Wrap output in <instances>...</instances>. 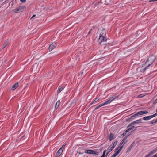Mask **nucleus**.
<instances>
[{
	"instance_id": "obj_22",
	"label": "nucleus",
	"mask_w": 157,
	"mask_h": 157,
	"mask_svg": "<svg viewBox=\"0 0 157 157\" xmlns=\"http://www.w3.org/2000/svg\"><path fill=\"white\" fill-rule=\"evenodd\" d=\"M150 66V64H148V66H147L146 67H145L144 69H143V70H141V72H144V71H145V70L148 67H149Z\"/></svg>"
},
{
	"instance_id": "obj_12",
	"label": "nucleus",
	"mask_w": 157,
	"mask_h": 157,
	"mask_svg": "<svg viewBox=\"0 0 157 157\" xmlns=\"http://www.w3.org/2000/svg\"><path fill=\"white\" fill-rule=\"evenodd\" d=\"M19 86L18 82H17L13 85L12 86V89L13 90L16 89Z\"/></svg>"
},
{
	"instance_id": "obj_40",
	"label": "nucleus",
	"mask_w": 157,
	"mask_h": 157,
	"mask_svg": "<svg viewBox=\"0 0 157 157\" xmlns=\"http://www.w3.org/2000/svg\"><path fill=\"white\" fill-rule=\"evenodd\" d=\"M152 157H157V153L154 155V156H152Z\"/></svg>"
},
{
	"instance_id": "obj_44",
	"label": "nucleus",
	"mask_w": 157,
	"mask_h": 157,
	"mask_svg": "<svg viewBox=\"0 0 157 157\" xmlns=\"http://www.w3.org/2000/svg\"><path fill=\"white\" fill-rule=\"evenodd\" d=\"M154 115L155 117L157 116V113H155Z\"/></svg>"
},
{
	"instance_id": "obj_36",
	"label": "nucleus",
	"mask_w": 157,
	"mask_h": 157,
	"mask_svg": "<svg viewBox=\"0 0 157 157\" xmlns=\"http://www.w3.org/2000/svg\"><path fill=\"white\" fill-rule=\"evenodd\" d=\"M150 116V117H151V119L155 117L154 114L151 115V116Z\"/></svg>"
},
{
	"instance_id": "obj_45",
	"label": "nucleus",
	"mask_w": 157,
	"mask_h": 157,
	"mask_svg": "<svg viewBox=\"0 0 157 157\" xmlns=\"http://www.w3.org/2000/svg\"><path fill=\"white\" fill-rule=\"evenodd\" d=\"M91 30H92L91 29H90V31L88 32V34H89L90 33V32H91Z\"/></svg>"
},
{
	"instance_id": "obj_21",
	"label": "nucleus",
	"mask_w": 157,
	"mask_h": 157,
	"mask_svg": "<svg viewBox=\"0 0 157 157\" xmlns=\"http://www.w3.org/2000/svg\"><path fill=\"white\" fill-rule=\"evenodd\" d=\"M157 122V120L156 119V120H153L150 123V124H152L154 123H156Z\"/></svg>"
},
{
	"instance_id": "obj_20",
	"label": "nucleus",
	"mask_w": 157,
	"mask_h": 157,
	"mask_svg": "<svg viewBox=\"0 0 157 157\" xmlns=\"http://www.w3.org/2000/svg\"><path fill=\"white\" fill-rule=\"evenodd\" d=\"M13 10L14 12L15 13H17L21 12H22L23 11L22 10H21V9H17L16 10Z\"/></svg>"
},
{
	"instance_id": "obj_18",
	"label": "nucleus",
	"mask_w": 157,
	"mask_h": 157,
	"mask_svg": "<svg viewBox=\"0 0 157 157\" xmlns=\"http://www.w3.org/2000/svg\"><path fill=\"white\" fill-rule=\"evenodd\" d=\"M157 151V150L154 149L152 151H151L148 153L150 155H152L153 154L155 153Z\"/></svg>"
},
{
	"instance_id": "obj_23",
	"label": "nucleus",
	"mask_w": 157,
	"mask_h": 157,
	"mask_svg": "<svg viewBox=\"0 0 157 157\" xmlns=\"http://www.w3.org/2000/svg\"><path fill=\"white\" fill-rule=\"evenodd\" d=\"M100 99V98H96L94 100V101L93 102H92L90 105H91L94 102H97V101H98L99 99Z\"/></svg>"
},
{
	"instance_id": "obj_49",
	"label": "nucleus",
	"mask_w": 157,
	"mask_h": 157,
	"mask_svg": "<svg viewBox=\"0 0 157 157\" xmlns=\"http://www.w3.org/2000/svg\"><path fill=\"white\" fill-rule=\"evenodd\" d=\"M100 157H105V155H102Z\"/></svg>"
},
{
	"instance_id": "obj_16",
	"label": "nucleus",
	"mask_w": 157,
	"mask_h": 157,
	"mask_svg": "<svg viewBox=\"0 0 157 157\" xmlns=\"http://www.w3.org/2000/svg\"><path fill=\"white\" fill-rule=\"evenodd\" d=\"M60 104V101L59 100L56 103V104L55 105V109H57L59 106Z\"/></svg>"
},
{
	"instance_id": "obj_5",
	"label": "nucleus",
	"mask_w": 157,
	"mask_h": 157,
	"mask_svg": "<svg viewBox=\"0 0 157 157\" xmlns=\"http://www.w3.org/2000/svg\"><path fill=\"white\" fill-rule=\"evenodd\" d=\"M125 143V142L124 144L122 146H121V147L118 150H115V153L114 154H113V155H112L111 157H115L117 155H118L123 148L124 145Z\"/></svg>"
},
{
	"instance_id": "obj_28",
	"label": "nucleus",
	"mask_w": 157,
	"mask_h": 157,
	"mask_svg": "<svg viewBox=\"0 0 157 157\" xmlns=\"http://www.w3.org/2000/svg\"><path fill=\"white\" fill-rule=\"evenodd\" d=\"M138 116V115H137V113H136V114H134L133 115V116H132L131 117H130L132 119H134V118L135 117H136V116Z\"/></svg>"
},
{
	"instance_id": "obj_24",
	"label": "nucleus",
	"mask_w": 157,
	"mask_h": 157,
	"mask_svg": "<svg viewBox=\"0 0 157 157\" xmlns=\"http://www.w3.org/2000/svg\"><path fill=\"white\" fill-rule=\"evenodd\" d=\"M113 150V149H112L111 148H110L109 149V151L106 153L105 155V157H107L108 154L112 150Z\"/></svg>"
},
{
	"instance_id": "obj_43",
	"label": "nucleus",
	"mask_w": 157,
	"mask_h": 157,
	"mask_svg": "<svg viewBox=\"0 0 157 157\" xmlns=\"http://www.w3.org/2000/svg\"><path fill=\"white\" fill-rule=\"evenodd\" d=\"M126 134V132H125H125H124V133H123V135H124H124H125Z\"/></svg>"
},
{
	"instance_id": "obj_33",
	"label": "nucleus",
	"mask_w": 157,
	"mask_h": 157,
	"mask_svg": "<svg viewBox=\"0 0 157 157\" xmlns=\"http://www.w3.org/2000/svg\"><path fill=\"white\" fill-rule=\"evenodd\" d=\"M134 127V126H130L129 127H128V126L127 127V128H131V130H132Z\"/></svg>"
},
{
	"instance_id": "obj_51",
	"label": "nucleus",
	"mask_w": 157,
	"mask_h": 157,
	"mask_svg": "<svg viewBox=\"0 0 157 157\" xmlns=\"http://www.w3.org/2000/svg\"><path fill=\"white\" fill-rule=\"evenodd\" d=\"M13 5V3L12 4H11V5Z\"/></svg>"
},
{
	"instance_id": "obj_9",
	"label": "nucleus",
	"mask_w": 157,
	"mask_h": 157,
	"mask_svg": "<svg viewBox=\"0 0 157 157\" xmlns=\"http://www.w3.org/2000/svg\"><path fill=\"white\" fill-rule=\"evenodd\" d=\"M128 136H126V137H125L123 139L122 141L121 142V143L119 144V146L117 147V148H116V150H118L120 147V146H121L122 144H123L124 142V141L126 139L127 137Z\"/></svg>"
},
{
	"instance_id": "obj_30",
	"label": "nucleus",
	"mask_w": 157,
	"mask_h": 157,
	"mask_svg": "<svg viewBox=\"0 0 157 157\" xmlns=\"http://www.w3.org/2000/svg\"><path fill=\"white\" fill-rule=\"evenodd\" d=\"M25 6H21V7H20L19 9H21V10H22L23 11V10H24L25 9Z\"/></svg>"
},
{
	"instance_id": "obj_55",
	"label": "nucleus",
	"mask_w": 157,
	"mask_h": 157,
	"mask_svg": "<svg viewBox=\"0 0 157 157\" xmlns=\"http://www.w3.org/2000/svg\"><path fill=\"white\" fill-rule=\"evenodd\" d=\"M157 120V119H156Z\"/></svg>"
},
{
	"instance_id": "obj_35",
	"label": "nucleus",
	"mask_w": 157,
	"mask_h": 157,
	"mask_svg": "<svg viewBox=\"0 0 157 157\" xmlns=\"http://www.w3.org/2000/svg\"><path fill=\"white\" fill-rule=\"evenodd\" d=\"M20 1L22 3L25 2H26V0H20Z\"/></svg>"
},
{
	"instance_id": "obj_26",
	"label": "nucleus",
	"mask_w": 157,
	"mask_h": 157,
	"mask_svg": "<svg viewBox=\"0 0 157 157\" xmlns=\"http://www.w3.org/2000/svg\"><path fill=\"white\" fill-rule=\"evenodd\" d=\"M101 2L102 3H104L105 4H108V3L106 2V1L105 0H101Z\"/></svg>"
},
{
	"instance_id": "obj_4",
	"label": "nucleus",
	"mask_w": 157,
	"mask_h": 157,
	"mask_svg": "<svg viewBox=\"0 0 157 157\" xmlns=\"http://www.w3.org/2000/svg\"><path fill=\"white\" fill-rule=\"evenodd\" d=\"M85 153L89 154H93L96 155H98L99 153L95 151L92 150H86L85 151Z\"/></svg>"
},
{
	"instance_id": "obj_52",
	"label": "nucleus",
	"mask_w": 157,
	"mask_h": 157,
	"mask_svg": "<svg viewBox=\"0 0 157 157\" xmlns=\"http://www.w3.org/2000/svg\"><path fill=\"white\" fill-rule=\"evenodd\" d=\"M147 61H146V63H147Z\"/></svg>"
},
{
	"instance_id": "obj_47",
	"label": "nucleus",
	"mask_w": 157,
	"mask_h": 157,
	"mask_svg": "<svg viewBox=\"0 0 157 157\" xmlns=\"http://www.w3.org/2000/svg\"><path fill=\"white\" fill-rule=\"evenodd\" d=\"M78 153H79V154H83V153H81V152H78Z\"/></svg>"
},
{
	"instance_id": "obj_8",
	"label": "nucleus",
	"mask_w": 157,
	"mask_h": 157,
	"mask_svg": "<svg viewBox=\"0 0 157 157\" xmlns=\"http://www.w3.org/2000/svg\"><path fill=\"white\" fill-rule=\"evenodd\" d=\"M57 44L55 42H53L49 46V51L52 50L56 46Z\"/></svg>"
},
{
	"instance_id": "obj_13",
	"label": "nucleus",
	"mask_w": 157,
	"mask_h": 157,
	"mask_svg": "<svg viewBox=\"0 0 157 157\" xmlns=\"http://www.w3.org/2000/svg\"><path fill=\"white\" fill-rule=\"evenodd\" d=\"M38 66V64L37 63H36L34 64L33 66V69L34 71H39V69H37V67Z\"/></svg>"
},
{
	"instance_id": "obj_46",
	"label": "nucleus",
	"mask_w": 157,
	"mask_h": 157,
	"mask_svg": "<svg viewBox=\"0 0 157 157\" xmlns=\"http://www.w3.org/2000/svg\"><path fill=\"white\" fill-rule=\"evenodd\" d=\"M65 146V145H63L62 146V147H62V149H63V147H64Z\"/></svg>"
},
{
	"instance_id": "obj_39",
	"label": "nucleus",
	"mask_w": 157,
	"mask_h": 157,
	"mask_svg": "<svg viewBox=\"0 0 157 157\" xmlns=\"http://www.w3.org/2000/svg\"><path fill=\"white\" fill-rule=\"evenodd\" d=\"M36 16V15H33L32 17H31V19L32 18L34 17H35Z\"/></svg>"
},
{
	"instance_id": "obj_3",
	"label": "nucleus",
	"mask_w": 157,
	"mask_h": 157,
	"mask_svg": "<svg viewBox=\"0 0 157 157\" xmlns=\"http://www.w3.org/2000/svg\"><path fill=\"white\" fill-rule=\"evenodd\" d=\"M156 56H151L148 59L147 61L149 62L150 65L154 62Z\"/></svg>"
},
{
	"instance_id": "obj_27",
	"label": "nucleus",
	"mask_w": 157,
	"mask_h": 157,
	"mask_svg": "<svg viewBox=\"0 0 157 157\" xmlns=\"http://www.w3.org/2000/svg\"><path fill=\"white\" fill-rule=\"evenodd\" d=\"M144 96V95L143 94H141L139 95L138 96V98H142Z\"/></svg>"
},
{
	"instance_id": "obj_25",
	"label": "nucleus",
	"mask_w": 157,
	"mask_h": 157,
	"mask_svg": "<svg viewBox=\"0 0 157 157\" xmlns=\"http://www.w3.org/2000/svg\"><path fill=\"white\" fill-rule=\"evenodd\" d=\"M104 48L105 49V51H107L108 50V48H109V47L108 46H105L104 47Z\"/></svg>"
},
{
	"instance_id": "obj_29",
	"label": "nucleus",
	"mask_w": 157,
	"mask_h": 157,
	"mask_svg": "<svg viewBox=\"0 0 157 157\" xmlns=\"http://www.w3.org/2000/svg\"><path fill=\"white\" fill-rule=\"evenodd\" d=\"M132 119L130 117H129L126 119V121L127 122H130L132 121Z\"/></svg>"
},
{
	"instance_id": "obj_37",
	"label": "nucleus",
	"mask_w": 157,
	"mask_h": 157,
	"mask_svg": "<svg viewBox=\"0 0 157 157\" xmlns=\"http://www.w3.org/2000/svg\"><path fill=\"white\" fill-rule=\"evenodd\" d=\"M99 108L100 107H98V106L95 108L94 109V110H96Z\"/></svg>"
},
{
	"instance_id": "obj_7",
	"label": "nucleus",
	"mask_w": 157,
	"mask_h": 157,
	"mask_svg": "<svg viewBox=\"0 0 157 157\" xmlns=\"http://www.w3.org/2000/svg\"><path fill=\"white\" fill-rule=\"evenodd\" d=\"M63 151V149H62V147H61L56 152L55 157H59L60 156V155L62 154Z\"/></svg>"
},
{
	"instance_id": "obj_2",
	"label": "nucleus",
	"mask_w": 157,
	"mask_h": 157,
	"mask_svg": "<svg viewBox=\"0 0 157 157\" xmlns=\"http://www.w3.org/2000/svg\"><path fill=\"white\" fill-rule=\"evenodd\" d=\"M117 98V97H110L109 98V100H108L107 101H105L104 103L100 104L99 105H98V107H100L106 105L107 104H109L112 101L114 100Z\"/></svg>"
},
{
	"instance_id": "obj_11",
	"label": "nucleus",
	"mask_w": 157,
	"mask_h": 157,
	"mask_svg": "<svg viewBox=\"0 0 157 157\" xmlns=\"http://www.w3.org/2000/svg\"><path fill=\"white\" fill-rule=\"evenodd\" d=\"M148 113V112L147 111H142L137 112V115H143L145 114H147V113Z\"/></svg>"
},
{
	"instance_id": "obj_1",
	"label": "nucleus",
	"mask_w": 157,
	"mask_h": 157,
	"mask_svg": "<svg viewBox=\"0 0 157 157\" xmlns=\"http://www.w3.org/2000/svg\"><path fill=\"white\" fill-rule=\"evenodd\" d=\"M106 32L105 30L103 29L100 34V36L98 40L99 43L101 45H105L109 43L107 42V39L105 37Z\"/></svg>"
},
{
	"instance_id": "obj_17",
	"label": "nucleus",
	"mask_w": 157,
	"mask_h": 157,
	"mask_svg": "<svg viewBox=\"0 0 157 157\" xmlns=\"http://www.w3.org/2000/svg\"><path fill=\"white\" fill-rule=\"evenodd\" d=\"M143 119L145 121H147L148 120L151 119V117H150V116H146L144 117L143 118Z\"/></svg>"
},
{
	"instance_id": "obj_38",
	"label": "nucleus",
	"mask_w": 157,
	"mask_h": 157,
	"mask_svg": "<svg viewBox=\"0 0 157 157\" xmlns=\"http://www.w3.org/2000/svg\"><path fill=\"white\" fill-rule=\"evenodd\" d=\"M150 156V155L149 154H148L147 155H146L145 157H149V156Z\"/></svg>"
},
{
	"instance_id": "obj_48",
	"label": "nucleus",
	"mask_w": 157,
	"mask_h": 157,
	"mask_svg": "<svg viewBox=\"0 0 157 157\" xmlns=\"http://www.w3.org/2000/svg\"><path fill=\"white\" fill-rule=\"evenodd\" d=\"M53 71H51V73H50V74H49V75H50V74H53Z\"/></svg>"
},
{
	"instance_id": "obj_6",
	"label": "nucleus",
	"mask_w": 157,
	"mask_h": 157,
	"mask_svg": "<svg viewBox=\"0 0 157 157\" xmlns=\"http://www.w3.org/2000/svg\"><path fill=\"white\" fill-rule=\"evenodd\" d=\"M142 121V120L141 119H140L130 123L129 124L128 126V128L130 126H132L133 125H135L138 123H141V121Z\"/></svg>"
},
{
	"instance_id": "obj_50",
	"label": "nucleus",
	"mask_w": 157,
	"mask_h": 157,
	"mask_svg": "<svg viewBox=\"0 0 157 157\" xmlns=\"http://www.w3.org/2000/svg\"><path fill=\"white\" fill-rule=\"evenodd\" d=\"M134 131V130L131 131V132H133Z\"/></svg>"
},
{
	"instance_id": "obj_34",
	"label": "nucleus",
	"mask_w": 157,
	"mask_h": 157,
	"mask_svg": "<svg viewBox=\"0 0 157 157\" xmlns=\"http://www.w3.org/2000/svg\"><path fill=\"white\" fill-rule=\"evenodd\" d=\"M105 152H106V150H105L103 151L102 155H105Z\"/></svg>"
},
{
	"instance_id": "obj_42",
	"label": "nucleus",
	"mask_w": 157,
	"mask_h": 157,
	"mask_svg": "<svg viewBox=\"0 0 157 157\" xmlns=\"http://www.w3.org/2000/svg\"><path fill=\"white\" fill-rule=\"evenodd\" d=\"M86 69H84L83 70V71H82V74H83V73H84V71H86Z\"/></svg>"
},
{
	"instance_id": "obj_15",
	"label": "nucleus",
	"mask_w": 157,
	"mask_h": 157,
	"mask_svg": "<svg viewBox=\"0 0 157 157\" xmlns=\"http://www.w3.org/2000/svg\"><path fill=\"white\" fill-rule=\"evenodd\" d=\"M117 141H115V142H114V143H113V146H112L111 148L113 150L115 148V147L117 145Z\"/></svg>"
},
{
	"instance_id": "obj_32",
	"label": "nucleus",
	"mask_w": 157,
	"mask_h": 157,
	"mask_svg": "<svg viewBox=\"0 0 157 157\" xmlns=\"http://www.w3.org/2000/svg\"><path fill=\"white\" fill-rule=\"evenodd\" d=\"M131 130V128H128V129L126 130L125 131L127 133V132H129Z\"/></svg>"
},
{
	"instance_id": "obj_14",
	"label": "nucleus",
	"mask_w": 157,
	"mask_h": 157,
	"mask_svg": "<svg viewBox=\"0 0 157 157\" xmlns=\"http://www.w3.org/2000/svg\"><path fill=\"white\" fill-rule=\"evenodd\" d=\"M63 89L64 88L61 86H59L57 90V92L59 93L61 92Z\"/></svg>"
},
{
	"instance_id": "obj_41",
	"label": "nucleus",
	"mask_w": 157,
	"mask_h": 157,
	"mask_svg": "<svg viewBox=\"0 0 157 157\" xmlns=\"http://www.w3.org/2000/svg\"><path fill=\"white\" fill-rule=\"evenodd\" d=\"M157 1V0H150L149 1V2H151V1Z\"/></svg>"
},
{
	"instance_id": "obj_10",
	"label": "nucleus",
	"mask_w": 157,
	"mask_h": 157,
	"mask_svg": "<svg viewBox=\"0 0 157 157\" xmlns=\"http://www.w3.org/2000/svg\"><path fill=\"white\" fill-rule=\"evenodd\" d=\"M116 138V136L114 135L113 133H110L109 136V140L110 141H111L112 140Z\"/></svg>"
},
{
	"instance_id": "obj_19",
	"label": "nucleus",
	"mask_w": 157,
	"mask_h": 157,
	"mask_svg": "<svg viewBox=\"0 0 157 157\" xmlns=\"http://www.w3.org/2000/svg\"><path fill=\"white\" fill-rule=\"evenodd\" d=\"M8 44V41L6 40L5 41L4 44L3 45L2 48H4Z\"/></svg>"
},
{
	"instance_id": "obj_31",
	"label": "nucleus",
	"mask_w": 157,
	"mask_h": 157,
	"mask_svg": "<svg viewBox=\"0 0 157 157\" xmlns=\"http://www.w3.org/2000/svg\"><path fill=\"white\" fill-rule=\"evenodd\" d=\"M98 3L97 4H95V6L94 7V9H96L98 7V6H97L98 5Z\"/></svg>"
},
{
	"instance_id": "obj_54",
	"label": "nucleus",
	"mask_w": 157,
	"mask_h": 157,
	"mask_svg": "<svg viewBox=\"0 0 157 157\" xmlns=\"http://www.w3.org/2000/svg\"><path fill=\"white\" fill-rule=\"evenodd\" d=\"M86 73V71L84 73V74H85Z\"/></svg>"
},
{
	"instance_id": "obj_53",
	"label": "nucleus",
	"mask_w": 157,
	"mask_h": 157,
	"mask_svg": "<svg viewBox=\"0 0 157 157\" xmlns=\"http://www.w3.org/2000/svg\"><path fill=\"white\" fill-rule=\"evenodd\" d=\"M147 61H146V63H147Z\"/></svg>"
}]
</instances>
